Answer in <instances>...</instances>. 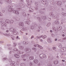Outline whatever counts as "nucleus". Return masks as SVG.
Segmentation results:
<instances>
[{"mask_svg":"<svg viewBox=\"0 0 66 66\" xmlns=\"http://www.w3.org/2000/svg\"><path fill=\"white\" fill-rule=\"evenodd\" d=\"M42 2L44 5H46V4L47 3V1L46 0H42Z\"/></svg>","mask_w":66,"mask_h":66,"instance_id":"nucleus-1","label":"nucleus"},{"mask_svg":"<svg viewBox=\"0 0 66 66\" xmlns=\"http://www.w3.org/2000/svg\"><path fill=\"white\" fill-rule=\"evenodd\" d=\"M55 2L56 4L58 5L59 6H60L61 5H62V2L59 1H56Z\"/></svg>","mask_w":66,"mask_h":66,"instance_id":"nucleus-2","label":"nucleus"},{"mask_svg":"<svg viewBox=\"0 0 66 66\" xmlns=\"http://www.w3.org/2000/svg\"><path fill=\"white\" fill-rule=\"evenodd\" d=\"M26 2L27 4H31L32 3V1L31 0H27Z\"/></svg>","mask_w":66,"mask_h":66,"instance_id":"nucleus-3","label":"nucleus"},{"mask_svg":"<svg viewBox=\"0 0 66 66\" xmlns=\"http://www.w3.org/2000/svg\"><path fill=\"white\" fill-rule=\"evenodd\" d=\"M13 31V32H12V34H14V35H18L19 33L18 32L15 31Z\"/></svg>","mask_w":66,"mask_h":66,"instance_id":"nucleus-4","label":"nucleus"},{"mask_svg":"<svg viewBox=\"0 0 66 66\" xmlns=\"http://www.w3.org/2000/svg\"><path fill=\"white\" fill-rule=\"evenodd\" d=\"M25 51L27 52H30L31 51V50L29 48H26L25 49Z\"/></svg>","mask_w":66,"mask_h":66,"instance_id":"nucleus-5","label":"nucleus"},{"mask_svg":"<svg viewBox=\"0 0 66 66\" xmlns=\"http://www.w3.org/2000/svg\"><path fill=\"white\" fill-rule=\"evenodd\" d=\"M5 2L6 4H8L9 3H10L11 2V0H5Z\"/></svg>","mask_w":66,"mask_h":66,"instance_id":"nucleus-6","label":"nucleus"},{"mask_svg":"<svg viewBox=\"0 0 66 66\" xmlns=\"http://www.w3.org/2000/svg\"><path fill=\"white\" fill-rule=\"evenodd\" d=\"M9 30L10 31H11V32H13V31H16V29H15L13 28H10L9 29Z\"/></svg>","mask_w":66,"mask_h":66,"instance_id":"nucleus-7","label":"nucleus"},{"mask_svg":"<svg viewBox=\"0 0 66 66\" xmlns=\"http://www.w3.org/2000/svg\"><path fill=\"white\" fill-rule=\"evenodd\" d=\"M19 25L20 27H22V26H24V24L22 22H20L19 23Z\"/></svg>","mask_w":66,"mask_h":66,"instance_id":"nucleus-8","label":"nucleus"},{"mask_svg":"<svg viewBox=\"0 0 66 66\" xmlns=\"http://www.w3.org/2000/svg\"><path fill=\"white\" fill-rule=\"evenodd\" d=\"M13 12L14 13V14H17L18 15V14H19V13L18 11L17 10H14L13 11Z\"/></svg>","mask_w":66,"mask_h":66,"instance_id":"nucleus-9","label":"nucleus"},{"mask_svg":"<svg viewBox=\"0 0 66 66\" xmlns=\"http://www.w3.org/2000/svg\"><path fill=\"white\" fill-rule=\"evenodd\" d=\"M51 14V16L53 17V18H54L55 19H56V18H57V17H56V16L53 15V14Z\"/></svg>","mask_w":66,"mask_h":66,"instance_id":"nucleus-10","label":"nucleus"},{"mask_svg":"<svg viewBox=\"0 0 66 66\" xmlns=\"http://www.w3.org/2000/svg\"><path fill=\"white\" fill-rule=\"evenodd\" d=\"M22 14L24 17H26L27 15H26V14L24 12H23L22 13Z\"/></svg>","mask_w":66,"mask_h":66,"instance_id":"nucleus-11","label":"nucleus"},{"mask_svg":"<svg viewBox=\"0 0 66 66\" xmlns=\"http://www.w3.org/2000/svg\"><path fill=\"white\" fill-rule=\"evenodd\" d=\"M44 56V54H42L40 55V57L41 59H43Z\"/></svg>","mask_w":66,"mask_h":66,"instance_id":"nucleus-12","label":"nucleus"},{"mask_svg":"<svg viewBox=\"0 0 66 66\" xmlns=\"http://www.w3.org/2000/svg\"><path fill=\"white\" fill-rule=\"evenodd\" d=\"M34 62L36 64H37V63H38V60L36 59L34 60Z\"/></svg>","mask_w":66,"mask_h":66,"instance_id":"nucleus-13","label":"nucleus"},{"mask_svg":"<svg viewBox=\"0 0 66 66\" xmlns=\"http://www.w3.org/2000/svg\"><path fill=\"white\" fill-rule=\"evenodd\" d=\"M47 41L48 42V43H52L51 40V39L50 38H48L47 39Z\"/></svg>","mask_w":66,"mask_h":66,"instance_id":"nucleus-14","label":"nucleus"},{"mask_svg":"<svg viewBox=\"0 0 66 66\" xmlns=\"http://www.w3.org/2000/svg\"><path fill=\"white\" fill-rule=\"evenodd\" d=\"M11 34L10 33H9L8 34H6V36L8 37H10V36H11Z\"/></svg>","mask_w":66,"mask_h":66,"instance_id":"nucleus-15","label":"nucleus"},{"mask_svg":"<svg viewBox=\"0 0 66 66\" xmlns=\"http://www.w3.org/2000/svg\"><path fill=\"white\" fill-rule=\"evenodd\" d=\"M6 22L7 23H10V21L9 19H7L6 20Z\"/></svg>","mask_w":66,"mask_h":66,"instance_id":"nucleus-16","label":"nucleus"},{"mask_svg":"<svg viewBox=\"0 0 66 66\" xmlns=\"http://www.w3.org/2000/svg\"><path fill=\"white\" fill-rule=\"evenodd\" d=\"M29 59L31 60H33L34 59V57L32 56H30L29 58Z\"/></svg>","mask_w":66,"mask_h":66,"instance_id":"nucleus-17","label":"nucleus"},{"mask_svg":"<svg viewBox=\"0 0 66 66\" xmlns=\"http://www.w3.org/2000/svg\"><path fill=\"white\" fill-rule=\"evenodd\" d=\"M14 56H15V57H16V58H19V56H18V55L17 54H15L14 55Z\"/></svg>","mask_w":66,"mask_h":66,"instance_id":"nucleus-18","label":"nucleus"},{"mask_svg":"<svg viewBox=\"0 0 66 66\" xmlns=\"http://www.w3.org/2000/svg\"><path fill=\"white\" fill-rule=\"evenodd\" d=\"M59 22L57 21H56L55 22V23L56 24H59Z\"/></svg>","mask_w":66,"mask_h":66,"instance_id":"nucleus-19","label":"nucleus"},{"mask_svg":"<svg viewBox=\"0 0 66 66\" xmlns=\"http://www.w3.org/2000/svg\"><path fill=\"white\" fill-rule=\"evenodd\" d=\"M19 48H20V49H24V47L21 46H19Z\"/></svg>","mask_w":66,"mask_h":66,"instance_id":"nucleus-20","label":"nucleus"},{"mask_svg":"<svg viewBox=\"0 0 66 66\" xmlns=\"http://www.w3.org/2000/svg\"><path fill=\"white\" fill-rule=\"evenodd\" d=\"M2 23L3 24H2V25H3V26H4V27H6V26L7 25V24H6V23Z\"/></svg>","mask_w":66,"mask_h":66,"instance_id":"nucleus-21","label":"nucleus"},{"mask_svg":"<svg viewBox=\"0 0 66 66\" xmlns=\"http://www.w3.org/2000/svg\"><path fill=\"white\" fill-rule=\"evenodd\" d=\"M29 11L30 12H33V10L31 8H30L29 9Z\"/></svg>","mask_w":66,"mask_h":66,"instance_id":"nucleus-22","label":"nucleus"},{"mask_svg":"<svg viewBox=\"0 0 66 66\" xmlns=\"http://www.w3.org/2000/svg\"><path fill=\"white\" fill-rule=\"evenodd\" d=\"M59 62L57 61H54V64H58Z\"/></svg>","mask_w":66,"mask_h":66,"instance_id":"nucleus-23","label":"nucleus"},{"mask_svg":"<svg viewBox=\"0 0 66 66\" xmlns=\"http://www.w3.org/2000/svg\"><path fill=\"white\" fill-rule=\"evenodd\" d=\"M38 29H40V30H42L43 29V28L40 26H39L38 27Z\"/></svg>","mask_w":66,"mask_h":66,"instance_id":"nucleus-24","label":"nucleus"},{"mask_svg":"<svg viewBox=\"0 0 66 66\" xmlns=\"http://www.w3.org/2000/svg\"><path fill=\"white\" fill-rule=\"evenodd\" d=\"M58 46L60 48H61V47H62V45H61V44L60 43H59V44Z\"/></svg>","mask_w":66,"mask_h":66,"instance_id":"nucleus-25","label":"nucleus"},{"mask_svg":"<svg viewBox=\"0 0 66 66\" xmlns=\"http://www.w3.org/2000/svg\"><path fill=\"white\" fill-rule=\"evenodd\" d=\"M32 49L33 50H34L35 52H36V51L37 50V49H36V48H32Z\"/></svg>","mask_w":66,"mask_h":66,"instance_id":"nucleus-26","label":"nucleus"},{"mask_svg":"<svg viewBox=\"0 0 66 66\" xmlns=\"http://www.w3.org/2000/svg\"><path fill=\"white\" fill-rule=\"evenodd\" d=\"M62 14L64 16H65L66 15V13H62Z\"/></svg>","mask_w":66,"mask_h":66,"instance_id":"nucleus-27","label":"nucleus"},{"mask_svg":"<svg viewBox=\"0 0 66 66\" xmlns=\"http://www.w3.org/2000/svg\"><path fill=\"white\" fill-rule=\"evenodd\" d=\"M50 24H51V23H48L47 25V27H49L50 25Z\"/></svg>","mask_w":66,"mask_h":66,"instance_id":"nucleus-28","label":"nucleus"},{"mask_svg":"<svg viewBox=\"0 0 66 66\" xmlns=\"http://www.w3.org/2000/svg\"><path fill=\"white\" fill-rule=\"evenodd\" d=\"M30 66H34V64L32 63H30Z\"/></svg>","mask_w":66,"mask_h":66,"instance_id":"nucleus-29","label":"nucleus"},{"mask_svg":"<svg viewBox=\"0 0 66 66\" xmlns=\"http://www.w3.org/2000/svg\"><path fill=\"white\" fill-rule=\"evenodd\" d=\"M13 22H14V21H13V20H11L10 21V24H13Z\"/></svg>","mask_w":66,"mask_h":66,"instance_id":"nucleus-30","label":"nucleus"},{"mask_svg":"<svg viewBox=\"0 0 66 66\" xmlns=\"http://www.w3.org/2000/svg\"><path fill=\"white\" fill-rule=\"evenodd\" d=\"M20 6L22 7H23L24 6V4H21L20 5Z\"/></svg>","mask_w":66,"mask_h":66,"instance_id":"nucleus-31","label":"nucleus"},{"mask_svg":"<svg viewBox=\"0 0 66 66\" xmlns=\"http://www.w3.org/2000/svg\"><path fill=\"white\" fill-rule=\"evenodd\" d=\"M18 53L19 54H21V51H19L18 52Z\"/></svg>","mask_w":66,"mask_h":66,"instance_id":"nucleus-32","label":"nucleus"},{"mask_svg":"<svg viewBox=\"0 0 66 66\" xmlns=\"http://www.w3.org/2000/svg\"><path fill=\"white\" fill-rule=\"evenodd\" d=\"M25 23L26 24H28V25H29V24H30V23H29V22L28 21H26L25 22Z\"/></svg>","mask_w":66,"mask_h":66,"instance_id":"nucleus-33","label":"nucleus"},{"mask_svg":"<svg viewBox=\"0 0 66 66\" xmlns=\"http://www.w3.org/2000/svg\"><path fill=\"white\" fill-rule=\"evenodd\" d=\"M9 61L10 62V63H13V62H12V61L11 59H10L9 60Z\"/></svg>","mask_w":66,"mask_h":66,"instance_id":"nucleus-34","label":"nucleus"},{"mask_svg":"<svg viewBox=\"0 0 66 66\" xmlns=\"http://www.w3.org/2000/svg\"><path fill=\"white\" fill-rule=\"evenodd\" d=\"M47 37V36L46 35H44V36H43V39H45V38Z\"/></svg>","mask_w":66,"mask_h":66,"instance_id":"nucleus-35","label":"nucleus"},{"mask_svg":"<svg viewBox=\"0 0 66 66\" xmlns=\"http://www.w3.org/2000/svg\"><path fill=\"white\" fill-rule=\"evenodd\" d=\"M43 19H47V17L44 16L43 17Z\"/></svg>","mask_w":66,"mask_h":66,"instance_id":"nucleus-36","label":"nucleus"},{"mask_svg":"<svg viewBox=\"0 0 66 66\" xmlns=\"http://www.w3.org/2000/svg\"><path fill=\"white\" fill-rule=\"evenodd\" d=\"M13 51H18V49L16 48H14L13 49Z\"/></svg>","mask_w":66,"mask_h":66,"instance_id":"nucleus-37","label":"nucleus"},{"mask_svg":"<svg viewBox=\"0 0 66 66\" xmlns=\"http://www.w3.org/2000/svg\"><path fill=\"white\" fill-rule=\"evenodd\" d=\"M1 28L2 29V30H5V29H4L3 28V26H1Z\"/></svg>","mask_w":66,"mask_h":66,"instance_id":"nucleus-38","label":"nucleus"},{"mask_svg":"<svg viewBox=\"0 0 66 66\" xmlns=\"http://www.w3.org/2000/svg\"><path fill=\"white\" fill-rule=\"evenodd\" d=\"M60 28H61V27H60V26L58 27L57 28V29H60V30L61 29H60Z\"/></svg>","mask_w":66,"mask_h":66,"instance_id":"nucleus-39","label":"nucleus"},{"mask_svg":"<svg viewBox=\"0 0 66 66\" xmlns=\"http://www.w3.org/2000/svg\"><path fill=\"white\" fill-rule=\"evenodd\" d=\"M30 28H31V30H33V29L34 28V26H32Z\"/></svg>","mask_w":66,"mask_h":66,"instance_id":"nucleus-40","label":"nucleus"},{"mask_svg":"<svg viewBox=\"0 0 66 66\" xmlns=\"http://www.w3.org/2000/svg\"><path fill=\"white\" fill-rule=\"evenodd\" d=\"M14 9H13V8H11V12H12L13 11H14Z\"/></svg>","mask_w":66,"mask_h":66,"instance_id":"nucleus-41","label":"nucleus"},{"mask_svg":"<svg viewBox=\"0 0 66 66\" xmlns=\"http://www.w3.org/2000/svg\"><path fill=\"white\" fill-rule=\"evenodd\" d=\"M37 19H38V20H39H39H41V19L40 18H39V17H37Z\"/></svg>","mask_w":66,"mask_h":66,"instance_id":"nucleus-42","label":"nucleus"},{"mask_svg":"<svg viewBox=\"0 0 66 66\" xmlns=\"http://www.w3.org/2000/svg\"><path fill=\"white\" fill-rule=\"evenodd\" d=\"M46 10V8H43V9H42V8H41L40 9V10Z\"/></svg>","mask_w":66,"mask_h":66,"instance_id":"nucleus-43","label":"nucleus"},{"mask_svg":"<svg viewBox=\"0 0 66 66\" xmlns=\"http://www.w3.org/2000/svg\"><path fill=\"white\" fill-rule=\"evenodd\" d=\"M39 8H38V7H37L35 8V10H39Z\"/></svg>","mask_w":66,"mask_h":66,"instance_id":"nucleus-44","label":"nucleus"},{"mask_svg":"<svg viewBox=\"0 0 66 66\" xmlns=\"http://www.w3.org/2000/svg\"><path fill=\"white\" fill-rule=\"evenodd\" d=\"M48 20L49 21H51V18H48Z\"/></svg>","mask_w":66,"mask_h":66,"instance_id":"nucleus-45","label":"nucleus"},{"mask_svg":"<svg viewBox=\"0 0 66 66\" xmlns=\"http://www.w3.org/2000/svg\"><path fill=\"white\" fill-rule=\"evenodd\" d=\"M26 56L24 55H22V57H24Z\"/></svg>","mask_w":66,"mask_h":66,"instance_id":"nucleus-46","label":"nucleus"},{"mask_svg":"<svg viewBox=\"0 0 66 66\" xmlns=\"http://www.w3.org/2000/svg\"><path fill=\"white\" fill-rule=\"evenodd\" d=\"M21 30H22V31H24V30H26V29L24 28H22Z\"/></svg>","mask_w":66,"mask_h":66,"instance_id":"nucleus-47","label":"nucleus"},{"mask_svg":"<svg viewBox=\"0 0 66 66\" xmlns=\"http://www.w3.org/2000/svg\"><path fill=\"white\" fill-rule=\"evenodd\" d=\"M7 60V59L6 58H4L3 59V60Z\"/></svg>","mask_w":66,"mask_h":66,"instance_id":"nucleus-48","label":"nucleus"},{"mask_svg":"<svg viewBox=\"0 0 66 66\" xmlns=\"http://www.w3.org/2000/svg\"><path fill=\"white\" fill-rule=\"evenodd\" d=\"M66 1V0H62V2L63 3L65 2Z\"/></svg>","mask_w":66,"mask_h":66,"instance_id":"nucleus-49","label":"nucleus"},{"mask_svg":"<svg viewBox=\"0 0 66 66\" xmlns=\"http://www.w3.org/2000/svg\"><path fill=\"white\" fill-rule=\"evenodd\" d=\"M24 44H26V45H27V44H28V43H27L25 42H24Z\"/></svg>","mask_w":66,"mask_h":66,"instance_id":"nucleus-50","label":"nucleus"},{"mask_svg":"<svg viewBox=\"0 0 66 66\" xmlns=\"http://www.w3.org/2000/svg\"><path fill=\"white\" fill-rule=\"evenodd\" d=\"M53 49L54 50H55V49H56V47H53Z\"/></svg>","mask_w":66,"mask_h":66,"instance_id":"nucleus-51","label":"nucleus"},{"mask_svg":"<svg viewBox=\"0 0 66 66\" xmlns=\"http://www.w3.org/2000/svg\"><path fill=\"white\" fill-rule=\"evenodd\" d=\"M46 57V56L45 54H43V58L44 57Z\"/></svg>","mask_w":66,"mask_h":66,"instance_id":"nucleus-52","label":"nucleus"},{"mask_svg":"<svg viewBox=\"0 0 66 66\" xmlns=\"http://www.w3.org/2000/svg\"><path fill=\"white\" fill-rule=\"evenodd\" d=\"M3 35H4L5 36H6V34H4L3 33H2Z\"/></svg>","mask_w":66,"mask_h":66,"instance_id":"nucleus-53","label":"nucleus"},{"mask_svg":"<svg viewBox=\"0 0 66 66\" xmlns=\"http://www.w3.org/2000/svg\"><path fill=\"white\" fill-rule=\"evenodd\" d=\"M4 43V42L3 41H1L0 42V43L1 44H2V43Z\"/></svg>","mask_w":66,"mask_h":66,"instance_id":"nucleus-54","label":"nucleus"},{"mask_svg":"<svg viewBox=\"0 0 66 66\" xmlns=\"http://www.w3.org/2000/svg\"><path fill=\"white\" fill-rule=\"evenodd\" d=\"M11 8H9L8 9V11L9 12H11Z\"/></svg>","mask_w":66,"mask_h":66,"instance_id":"nucleus-55","label":"nucleus"},{"mask_svg":"<svg viewBox=\"0 0 66 66\" xmlns=\"http://www.w3.org/2000/svg\"><path fill=\"white\" fill-rule=\"evenodd\" d=\"M50 9L51 10H53V8H52V7H50Z\"/></svg>","mask_w":66,"mask_h":66,"instance_id":"nucleus-56","label":"nucleus"},{"mask_svg":"<svg viewBox=\"0 0 66 66\" xmlns=\"http://www.w3.org/2000/svg\"><path fill=\"white\" fill-rule=\"evenodd\" d=\"M64 50V49L63 48H62L61 49V51H62V52H63V51H62V50Z\"/></svg>","mask_w":66,"mask_h":66,"instance_id":"nucleus-57","label":"nucleus"},{"mask_svg":"<svg viewBox=\"0 0 66 66\" xmlns=\"http://www.w3.org/2000/svg\"><path fill=\"white\" fill-rule=\"evenodd\" d=\"M0 16H2V13L1 12H0Z\"/></svg>","mask_w":66,"mask_h":66,"instance_id":"nucleus-58","label":"nucleus"},{"mask_svg":"<svg viewBox=\"0 0 66 66\" xmlns=\"http://www.w3.org/2000/svg\"><path fill=\"white\" fill-rule=\"evenodd\" d=\"M38 47H39V48H40V49H42V46H38Z\"/></svg>","mask_w":66,"mask_h":66,"instance_id":"nucleus-59","label":"nucleus"},{"mask_svg":"<svg viewBox=\"0 0 66 66\" xmlns=\"http://www.w3.org/2000/svg\"><path fill=\"white\" fill-rule=\"evenodd\" d=\"M52 37H54V34H52Z\"/></svg>","mask_w":66,"mask_h":66,"instance_id":"nucleus-60","label":"nucleus"},{"mask_svg":"<svg viewBox=\"0 0 66 66\" xmlns=\"http://www.w3.org/2000/svg\"><path fill=\"white\" fill-rule=\"evenodd\" d=\"M33 38H34V36H32L31 37V39H32Z\"/></svg>","mask_w":66,"mask_h":66,"instance_id":"nucleus-61","label":"nucleus"},{"mask_svg":"<svg viewBox=\"0 0 66 66\" xmlns=\"http://www.w3.org/2000/svg\"><path fill=\"white\" fill-rule=\"evenodd\" d=\"M10 65H11V66H12L13 65V63H11L10 64Z\"/></svg>","mask_w":66,"mask_h":66,"instance_id":"nucleus-62","label":"nucleus"},{"mask_svg":"<svg viewBox=\"0 0 66 66\" xmlns=\"http://www.w3.org/2000/svg\"><path fill=\"white\" fill-rule=\"evenodd\" d=\"M23 0H20V2H23Z\"/></svg>","mask_w":66,"mask_h":66,"instance_id":"nucleus-63","label":"nucleus"},{"mask_svg":"<svg viewBox=\"0 0 66 66\" xmlns=\"http://www.w3.org/2000/svg\"><path fill=\"white\" fill-rule=\"evenodd\" d=\"M49 66H52V64H50L49 65Z\"/></svg>","mask_w":66,"mask_h":66,"instance_id":"nucleus-64","label":"nucleus"}]
</instances>
